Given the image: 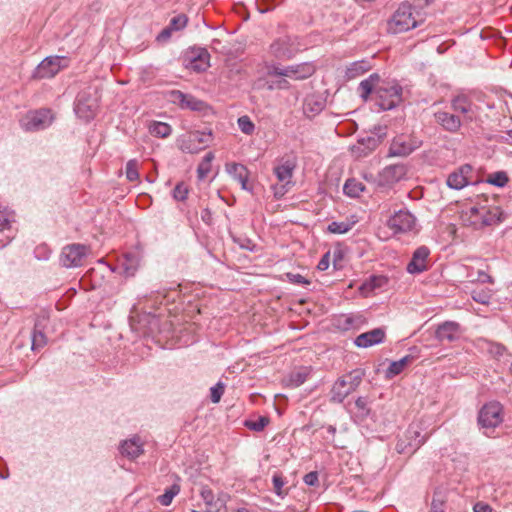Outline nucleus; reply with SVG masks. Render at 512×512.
Segmentation results:
<instances>
[{
	"label": "nucleus",
	"instance_id": "f257e3e1",
	"mask_svg": "<svg viewBox=\"0 0 512 512\" xmlns=\"http://www.w3.org/2000/svg\"><path fill=\"white\" fill-rule=\"evenodd\" d=\"M359 89L364 99L374 92L376 103L383 110L393 109L402 101V87L396 82L381 81L378 74H372L361 81Z\"/></svg>",
	"mask_w": 512,
	"mask_h": 512
},
{
	"label": "nucleus",
	"instance_id": "f03ea898",
	"mask_svg": "<svg viewBox=\"0 0 512 512\" xmlns=\"http://www.w3.org/2000/svg\"><path fill=\"white\" fill-rule=\"evenodd\" d=\"M503 421L502 406L498 402H490L482 407L478 415V424L486 436Z\"/></svg>",
	"mask_w": 512,
	"mask_h": 512
},
{
	"label": "nucleus",
	"instance_id": "7ed1b4c3",
	"mask_svg": "<svg viewBox=\"0 0 512 512\" xmlns=\"http://www.w3.org/2000/svg\"><path fill=\"white\" fill-rule=\"evenodd\" d=\"M417 26V21L412 13V7L408 4H402L395 11L388 22V31L393 34H399Z\"/></svg>",
	"mask_w": 512,
	"mask_h": 512
},
{
	"label": "nucleus",
	"instance_id": "20e7f679",
	"mask_svg": "<svg viewBox=\"0 0 512 512\" xmlns=\"http://www.w3.org/2000/svg\"><path fill=\"white\" fill-rule=\"evenodd\" d=\"M68 66V59L61 56L46 57L34 70L32 77L34 79H44L54 77L60 70Z\"/></svg>",
	"mask_w": 512,
	"mask_h": 512
},
{
	"label": "nucleus",
	"instance_id": "39448f33",
	"mask_svg": "<svg viewBox=\"0 0 512 512\" xmlns=\"http://www.w3.org/2000/svg\"><path fill=\"white\" fill-rule=\"evenodd\" d=\"M53 116L50 110L41 109L27 113L21 119V127L26 131H39L51 125Z\"/></svg>",
	"mask_w": 512,
	"mask_h": 512
},
{
	"label": "nucleus",
	"instance_id": "423d86ee",
	"mask_svg": "<svg viewBox=\"0 0 512 512\" xmlns=\"http://www.w3.org/2000/svg\"><path fill=\"white\" fill-rule=\"evenodd\" d=\"M212 141V133L192 131L180 140V149L186 153H197Z\"/></svg>",
	"mask_w": 512,
	"mask_h": 512
},
{
	"label": "nucleus",
	"instance_id": "0eeeda50",
	"mask_svg": "<svg viewBox=\"0 0 512 512\" xmlns=\"http://www.w3.org/2000/svg\"><path fill=\"white\" fill-rule=\"evenodd\" d=\"M296 168L294 159H283L274 168V173L280 183V186L275 187V195L283 196L287 189L286 187L292 183L293 172Z\"/></svg>",
	"mask_w": 512,
	"mask_h": 512
},
{
	"label": "nucleus",
	"instance_id": "6e6552de",
	"mask_svg": "<svg viewBox=\"0 0 512 512\" xmlns=\"http://www.w3.org/2000/svg\"><path fill=\"white\" fill-rule=\"evenodd\" d=\"M422 141L415 136L399 135L395 137L389 148V156H408L421 147Z\"/></svg>",
	"mask_w": 512,
	"mask_h": 512
},
{
	"label": "nucleus",
	"instance_id": "1a4fd4ad",
	"mask_svg": "<svg viewBox=\"0 0 512 512\" xmlns=\"http://www.w3.org/2000/svg\"><path fill=\"white\" fill-rule=\"evenodd\" d=\"M316 71V67L311 62H305L297 65H291L285 68L274 67L270 72L271 75L289 77L294 80H303L312 76Z\"/></svg>",
	"mask_w": 512,
	"mask_h": 512
},
{
	"label": "nucleus",
	"instance_id": "9d476101",
	"mask_svg": "<svg viewBox=\"0 0 512 512\" xmlns=\"http://www.w3.org/2000/svg\"><path fill=\"white\" fill-rule=\"evenodd\" d=\"M88 248L81 244H71L63 248L60 262L64 267H78L83 264Z\"/></svg>",
	"mask_w": 512,
	"mask_h": 512
},
{
	"label": "nucleus",
	"instance_id": "9b49d317",
	"mask_svg": "<svg viewBox=\"0 0 512 512\" xmlns=\"http://www.w3.org/2000/svg\"><path fill=\"white\" fill-rule=\"evenodd\" d=\"M385 135L386 133L379 129V132L375 135L359 139L357 143L351 147L352 154L356 158L366 157L379 146Z\"/></svg>",
	"mask_w": 512,
	"mask_h": 512
},
{
	"label": "nucleus",
	"instance_id": "f8f14e48",
	"mask_svg": "<svg viewBox=\"0 0 512 512\" xmlns=\"http://www.w3.org/2000/svg\"><path fill=\"white\" fill-rule=\"evenodd\" d=\"M406 438L409 440L408 443H406L405 440L400 439L396 444V450L399 453H413L426 440V437L421 436L420 432L414 426H410L409 429L406 431Z\"/></svg>",
	"mask_w": 512,
	"mask_h": 512
},
{
	"label": "nucleus",
	"instance_id": "ddd939ff",
	"mask_svg": "<svg viewBox=\"0 0 512 512\" xmlns=\"http://www.w3.org/2000/svg\"><path fill=\"white\" fill-rule=\"evenodd\" d=\"M169 100L179 105L183 109L192 111H202L205 103L190 94H185L179 90H173L169 93Z\"/></svg>",
	"mask_w": 512,
	"mask_h": 512
},
{
	"label": "nucleus",
	"instance_id": "4468645a",
	"mask_svg": "<svg viewBox=\"0 0 512 512\" xmlns=\"http://www.w3.org/2000/svg\"><path fill=\"white\" fill-rule=\"evenodd\" d=\"M450 107L457 115H464V120L472 121L476 114V106L466 95H457L450 101Z\"/></svg>",
	"mask_w": 512,
	"mask_h": 512
},
{
	"label": "nucleus",
	"instance_id": "2eb2a0df",
	"mask_svg": "<svg viewBox=\"0 0 512 512\" xmlns=\"http://www.w3.org/2000/svg\"><path fill=\"white\" fill-rule=\"evenodd\" d=\"M407 174V167L404 164H394L385 167L379 173V184L382 186H391Z\"/></svg>",
	"mask_w": 512,
	"mask_h": 512
},
{
	"label": "nucleus",
	"instance_id": "dca6fc26",
	"mask_svg": "<svg viewBox=\"0 0 512 512\" xmlns=\"http://www.w3.org/2000/svg\"><path fill=\"white\" fill-rule=\"evenodd\" d=\"M434 118L436 123L449 133H457L462 126V120L455 112L439 110L434 112Z\"/></svg>",
	"mask_w": 512,
	"mask_h": 512
},
{
	"label": "nucleus",
	"instance_id": "f3484780",
	"mask_svg": "<svg viewBox=\"0 0 512 512\" xmlns=\"http://www.w3.org/2000/svg\"><path fill=\"white\" fill-rule=\"evenodd\" d=\"M272 54L277 58H291L298 51V47L289 36L275 40L270 46Z\"/></svg>",
	"mask_w": 512,
	"mask_h": 512
},
{
	"label": "nucleus",
	"instance_id": "a211bd4d",
	"mask_svg": "<svg viewBox=\"0 0 512 512\" xmlns=\"http://www.w3.org/2000/svg\"><path fill=\"white\" fill-rule=\"evenodd\" d=\"M415 224L414 216L408 211L400 210L388 220V226L395 232H406Z\"/></svg>",
	"mask_w": 512,
	"mask_h": 512
},
{
	"label": "nucleus",
	"instance_id": "6ab92c4d",
	"mask_svg": "<svg viewBox=\"0 0 512 512\" xmlns=\"http://www.w3.org/2000/svg\"><path fill=\"white\" fill-rule=\"evenodd\" d=\"M462 330L460 325L454 321H446L440 324L436 330V338L441 341L453 342L460 338Z\"/></svg>",
	"mask_w": 512,
	"mask_h": 512
},
{
	"label": "nucleus",
	"instance_id": "aec40b11",
	"mask_svg": "<svg viewBox=\"0 0 512 512\" xmlns=\"http://www.w3.org/2000/svg\"><path fill=\"white\" fill-rule=\"evenodd\" d=\"M429 253V249L425 246L417 248L413 253L411 261L407 265V271L411 274H416L427 270V258Z\"/></svg>",
	"mask_w": 512,
	"mask_h": 512
},
{
	"label": "nucleus",
	"instance_id": "412c9836",
	"mask_svg": "<svg viewBox=\"0 0 512 512\" xmlns=\"http://www.w3.org/2000/svg\"><path fill=\"white\" fill-rule=\"evenodd\" d=\"M385 332L381 328H376L371 331L365 332L357 336L355 344L358 347L367 348L375 344H379L383 341Z\"/></svg>",
	"mask_w": 512,
	"mask_h": 512
},
{
	"label": "nucleus",
	"instance_id": "4be33fe9",
	"mask_svg": "<svg viewBox=\"0 0 512 512\" xmlns=\"http://www.w3.org/2000/svg\"><path fill=\"white\" fill-rule=\"evenodd\" d=\"M143 451V442L138 436H134L131 439L123 441L120 446L121 454L129 459H135L139 457Z\"/></svg>",
	"mask_w": 512,
	"mask_h": 512
},
{
	"label": "nucleus",
	"instance_id": "5701e85b",
	"mask_svg": "<svg viewBox=\"0 0 512 512\" xmlns=\"http://www.w3.org/2000/svg\"><path fill=\"white\" fill-rule=\"evenodd\" d=\"M485 211L483 207H470L461 214V220L465 226H471L474 229H480L483 227L482 215Z\"/></svg>",
	"mask_w": 512,
	"mask_h": 512
},
{
	"label": "nucleus",
	"instance_id": "b1692460",
	"mask_svg": "<svg viewBox=\"0 0 512 512\" xmlns=\"http://www.w3.org/2000/svg\"><path fill=\"white\" fill-rule=\"evenodd\" d=\"M201 497L206 504L207 512H226L225 499L222 497L215 498L211 489L203 488Z\"/></svg>",
	"mask_w": 512,
	"mask_h": 512
},
{
	"label": "nucleus",
	"instance_id": "393cba45",
	"mask_svg": "<svg viewBox=\"0 0 512 512\" xmlns=\"http://www.w3.org/2000/svg\"><path fill=\"white\" fill-rule=\"evenodd\" d=\"M226 172L235 180L240 182L242 189L247 190V182L249 172L247 168L240 163H227L225 166Z\"/></svg>",
	"mask_w": 512,
	"mask_h": 512
},
{
	"label": "nucleus",
	"instance_id": "a878e982",
	"mask_svg": "<svg viewBox=\"0 0 512 512\" xmlns=\"http://www.w3.org/2000/svg\"><path fill=\"white\" fill-rule=\"evenodd\" d=\"M209 58L207 50L201 49L196 55L189 58L186 67L196 72L205 71L209 67Z\"/></svg>",
	"mask_w": 512,
	"mask_h": 512
},
{
	"label": "nucleus",
	"instance_id": "bb28decb",
	"mask_svg": "<svg viewBox=\"0 0 512 512\" xmlns=\"http://www.w3.org/2000/svg\"><path fill=\"white\" fill-rule=\"evenodd\" d=\"M352 392V388L349 387L343 377L339 378L331 389V401L341 403L343 400Z\"/></svg>",
	"mask_w": 512,
	"mask_h": 512
},
{
	"label": "nucleus",
	"instance_id": "cd10ccee",
	"mask_svg": "<svg viewBox=\"0 0 512 512\" xmlns=\"http://www.w3.org/2000/svg\"><path fill=\"white\" fill-rule=\"evenodd\" d=\"M483 345L481 346L483 349L487 351L492 357L497 360L505 359L508 360L510 354L508 353L505 346L500 343H495L487 340H483Z\"/></svg>",
	"mask_w": 512,
	"mask_h": 512
},
{
	"label": "nucleus",
	"instance_id": "c85d7f7f",
	"mask_svg": "<svg viewBox=\"0 0 512 512\" xmlns=\"http://www.w3.org/2000/svg\"><path fill=\"white\" fill-rule=\"evenodd\" d=\"M310 374V369L307 367H300L299 369L293 371L288 379L287 384L290 387H298L302 385L308 378Z\"/></svg>",
	"mask_w": 512,
	"mask_h": 512
},
{
	"label": "nucleus",
	"instance_id": "c756f323",
	"mask_svg": "<svg viewBox=\"0 0 512 512\" xmlns=\"http://www.w3.org/2000/svg\"><path fill=\"white\" fill-rule=\"evenodd\" d=\"M483 210L485 211L481 218L483 227L494 225V224L501 222L502 212L500 211V209L498 207H493V208L483 207Z\"/></svg>",
	"mask_w": 512,
	"mask_h": 512
},
{
	"label": "nucleus",
	"instance_id": "7c9ffc66",
	"mask_svg": "<svg viewBox=\"0 0 512 512\" xmlns=\"http://www.w3.org/2000/svg\"><path fill=\"white\" fill-rule=\"evenodd\" d=\"M412 359L413 358L408 355L398 361H393L386 370V377L393 378L400 374L405 369V367L411 363Z\"/></svg>",
	"mask_w": 512,
	"mask_h": 512
},
{
	"label": "nucleus",
	"instance_id": "2f4dec72",
	"mask_svg": "<svg viewBox=\"0 0 512 512\" xmlns=\"http://www.w3.org/2000/svg\"><path fill=\"white\" fill-rule=\"evenodd\" d=\"M370 70V65L367 61L353 62L346 70V76L348 79L356 78L363 73Z\"/></svg>",
	"mask_w": 512,
	"mask_h": 512
},
{
	"label": "nucleus",
	"instance_id": "473e14b6",
	"mask_svg": "<svg viewBox=\"0 0 512 512\" xmlns=\"http://www.w3.org/2000/svg\"><path fill=\"white\" fill-rule=\"evenodd\" d=\"M15 222V214L6 207H0V232L9 231Z\"/></svg>",
	"mask_w": 512,
	"mask_h": 512
},
{
	"label": "nucleus",
	"instance_id": "72a5a7b5",
	"mask_svg": "<svg viewBox=\"0 0 512 512\" xmlns=\"http://www.w3.org/2000/svg\"><path fill=\"white\" fill-rule=\"evenodd\" d=\"M95 110L94 104H86L82 101L81 98L77 99V103L75 106V112L76 114L85 120H89L93 117Z\"/></svg>",
	"mask_w": 512,
	"mask_h": 512
},
{
	"label": "nucleus",
	"instance_id": "f704fd0d",
	"mask_svg": "<svg viewBox=\"0 0 512 512\" xmlns=\"http://www.w3.org/2000/svg\"><path fill=\"white\" fill-rule=\"evenodd\" d=\"M41 326V322L37 321L32 334V350L34 351L43 348L47 344V338L40 329Z\"/></svg>",
	"mask_w": 512,
	"mask_h": 512
},
{
	"label": "nucleus",
	"instance_id": "c9c22d12",
	"mask_svg": "<svg viewBox=\"0 0 512 512\" xmlns=\"http://www.w3.org/2000/svg\"><path fill=\"white\" fill-rule=\"evenodd\" d=\"M324 108V101L315 96H309L305 99L304 111L306 113L317 114Z\"/></svg>",
	"mask_w": 512,
	"mask_h": 512
},
{
	"label": "nucleus",
	"instance_id": "e433bc0d",
	"mask_svg": "<svg viewBox=\"0 0 512 512\" xmlns=\"http://www.w3.org/2000/svg\"><path fill=\"white\" fill-rule=\"evenodd\" d=\"M171 131V126L164 122H153L149 125V132L156 137L166 138Z\"/></svg>",
	"mask_w": 512,
	"mask_h": 512
},
{
	"label": "nucleus",
	"instance_id": "4c0bfd02",
	"mask_svg": "<svg viewBox=\"0 0 512 512\" xmlns=\"http://www.w3.org/2000/svg\"><path fill=\"white\" fill-rule=\"evenodd\" d=\"M364 190L365 186L363 183L355 179H348L344 185L345 194L351 197H359Z\"/></svg>",
	"mask_w": 512,
	"mask_h": 512
},
{
	"label": "nucleus",
	"instance_id": "58836bf2",
	"mask_svg": "<svg viewBox=\"0 0 512 512\" xmlns=\"http://www.w3.org/2000/svg\"><path fill=\"white\" fill-rule=\"evenodd\" d=\"M469 183L466 175H462L461 173L453 172L447 178V185L453 189H462Z\"/></svg>",
	"mask_w": 512,
	"mask_h": 512
},
{
	"label": "nucleus",
	"instance_id": "ea45409f",
	"mask_svg": "<svg viewBox=\"0 0 512 512\" xmlns=\"http://www.w3.org/2000/svg\"><path fill=\"white\" fill-rule=\"evenodd\" d=\"M364 372L362 370H353L352 372L343 376L347 384L353 391H355L362 382Z\"/></svg>",
	"mask_w": 512,
	"mask_h": 512
},
{
	"label": "nucleus",
	"instance_id": "a19ab883",
	"mask_svg": "<svg viewBox=\"0 0 512 512\" xmlns=\"http://www.w3.org/2000/svg\"><path fill=\"white\" fill-rule=\"evenodd\" d=\"M213 159H214V154L212 152H209L205 155L203 160L200 162L198 169H197L199 179L202 180L209 174V172L211 171V163H212Z\"/></svg>",
	"mask_w": 512,
	"mask_h": 512
},
{
	"label": "nucleus",
	"instance_id": "79ce46f5",
	"mask_svg": "<svg viewBox=\"0 0 512 512\" xmlns=\"http://www.w3.org/2000/svg\"><path fill=\"white\" fill-rule=\"evenodd\" d=\"M139 163L136 159H131L127 162L126 168H125V174L127 179L130 182L136 181L139 179V173H138Z\"/></svg>",
	"mask_w": 512,
	"mask_h": 512
},
{
	"label": "nucleus",
	"instance_id": "37998d69",
	"mask_svg": "<svg viewBox=\"0 0 512 512\" xmlns=\"http://www.w3.org/2000/svg\"><path fill=\"white\" fill-rule=\"evenodd\" d=\"M179 491V486L173 485L168 490H166L164 494L160 495L158 500L162 505L168 506L171 504L173 498L179 493Z\"/></svg>",
	"mask_w": 512,
	"mask_h": 512
},
{
	"label": "nucleus",
	"instance_id": "c03bdc74",
	"mask_svg": "<svg viewBox=\"0 0 512 512\" xmlns=\"http://www.w3.org/2000/svg\"><path fill=\"white\" fill-rule=\"evenodd\" d=\"M352 228V223L349 222H331L327 230L333 234H344Z\"/></svg>",
	"mask_w": 512,
	"mask_h": 512
},
{
	"label": "nucleus",
	"instance_id": "a18cd8bd",
	"mask_svg": "<svg viewBox=\"0 0 512 512\" xmlns=\"http://www.w3.org/2000/svg\"><path fill=\"white\" fill-rule=\"evenodd\" d=\"M138 260L136 256L128 254L125 256V261L123 262V267L126 275L132 276L134 275L137 268Z\"/></svg>",
	"mask_w": 512,
	"mask_h": 512
},
{
	"label": "nucleus",
	"instance_id": "49530a36",
	"mask_svg": "<svg viewBox=\"0 0 512 512\" xmlns=\"http://www.w3.org/2000/svg\"><path fill=\"white\" fill-rule=\"evenodd\" d=\"M355 406L357 408L356 417L360 419H364L368 416L370 409L368 408V401L364 397H359L356 402Z\"/></svg>",
	"mask_w": 512,
	"mask_h": 512
},
{
	"label": "nucleus",
	"instance_id": "de8ad7c7",
	"mask_svg": "<svg viewBox=\"0 0 512 512\" xmlns=\"http://www.w3.org/2000/svg\"><path fill=\"white\" fill-rule=\"evenodd\" d=\"M269 423V418L265 416L259 417L257 420H247L245 425L253 431H262Z\"/></svg>",
	"mask_w": 512,
	"mask_h": 512
},
{
	"label": "nucleus",
	"instance_id": "09e8293b",
	"mask_svg": "<svg viewBox=\"0 0 512 512\" xmlns=\"http://www.w3.org/2000/svg\"><path fill=\"white\" fill-rule=\"evenodd\" d=\"M384 277H372L368 282L364 283L361 287L364 293L373 291L376 288L383 286L386 283Z\"/></svg>",
	"mask_w": 512,
	"mask_h": 512
},
{
	"label": "nucleus",
	"instance_id": "8fccbe9b",
	"mask_svg": "<svg viewBox=\"0 0 512 512\" xmlns=\"http://www.w3.org/2000/svg\"><path fill=\"white\" fill-rule=\"evenodd\" d=\"M238 126L240 130L246 134L251 135L254 132L255 126L248 116H242L238 119Z\"/></svg>",
	"mask_w": 512,
	"mask_h": 512
},
{
	"label": "nucleus",
	"instance_id": "3c124183",
	"mask_svg": "<svg viewBox=\"0 0 512 512\" xmlns=\"http://www.w3.org/2000/svg\"><path fill=\"white\" fill-rule=\"evenodd\" d=\"M188 187L185 183H178L173 189V198L177 201H184L188 195Z\"/></svg>",
	"mask_w": 512,
	"mask_h": 512
},
{
	"label": "nucleus",
	"instance_id": "603ef678",
	"mask_svg": "<svg viewBox=\"0 0 512 512\" xmlns=\"http://www.w3.org/2000/svg\"><path fill=\"white\" fill-rule=\"evenodd\" d=\"M488 182L498 187H503L508 182V177L504 172H496L489 176Z\"/></svg>",
	"mask_w": 512,
	"mask_h": 512
},
{
	"label": "nucleus",
	"instance_id": "864d4df0",
	"mask_svg": "<svg viewBox=\"0 0 512 512\" xmlns=\"http://www.w3.org/2000/svg\"><path fill=\"white\" fill-rule=\"evenodd\" d=\"M472 298L474 301L481 303V304H488L491 299V293L490 291L485 290H474L472 292Z\"/></svg>",
	"mask_w": 512,
	"mask_h": 512
},
{
	"label": "nucleus",
	"instance_id": "5fc2aeb1",
	"mask_svg": "<svg viewBox=\"0 0 512 512\" xmlns=\"http://www.w3.org/2000/svg\"><path fill=\"white\" fill-rule=\"evenodd\" d=\"M187 24V17L185 15H178L170 20L169 27L172 31L180 30Z\"/></svg>",
	"mask_w": 512,
	"mask_h": 512
},
{
	"label": "nucleus",
	"instance_id": "6e6d98bb",
	"mask_svg": "<svg viewBox=\"0 0 512 512\" xmlns=\"http://www.w3.org/2000/svg\"><path fill=\"white\" fill-rule=\"evenodd\" d=\"M224 393V385L219 382L214 387L211 388V401L213 403H218Z\"/></svg>",
	"mask_w": 512,
	"mask_h": 512
},
{
	"label": "nucleus",
	"instance_id": "4d7b16f0",
	"mask_svg": "<svg viewBox=\"0 0 512 512\" xmlns=\"http://www.w3.org/2000/svg\"><path fill=\"white\" fill-rule=\"evenodd\" d=\"M272 482H273V488H274L275 493L278 496H282L284 494L282 488L285 484L283 477L280 474H274L273 478H272Z\"/></svg>",
	"mask_w": 512,
	"mask_h": 512
},
{
	"label": "nucleus",
	"instance_id": "13d9d810",
	"mask_svg": "<svg viewBox=\"0 0 512 512\" xmlns=\"http://www.w3.org/2000/svg\"><path fill=\"white\" fill-rule=\"evenodd\" d=\"M287 279L294 284H303L308 285L310 284V281L307 280L305 277L298 273H287L286 274Z\"/></svg>",
	"mask_w": 512,
	"mask_h": 512
},
{
	"label": "nucleus",
	"instance_id": "bf43d9fd",
	"mask_svg": "<svg viewBox=\"0 0 512 512\" xmlns=\"http://www.w3.org/2000/svg\"><path fill=\"white\" fill-rule=\"evenodd\" d=\"M473 512H493V508L489 504L479 501L474 504Z\"/></svg>",
	"mask_w": 512,
	"mask_h": 512
},
{
	"label": "nucleus",
	"instance_id": "052dcab7",
	"mask_svg": "<svg viewBox=\"0 0 512 512\" xmlns=\"http://www.w3.org/2000/svg\"><path fill=\"white\" fill-rule=\"evenodd\" d=\"M305 484L309 486H315L318 483V474L317 472H310L304 476Z\"/></svg>",
	"mask_w": 512,
	"mask_h": 512
},
{
	"label": "nucleus",
	"instance_id": "680f3d73",
	"mask_svg": "<svg viewBox=\"0 0 512 512\" xmlns=\"http://www.w3.org/2000/svg\"><path fill=\"white\" fill-rule=\"evenodd\" d=\"M329 267V253H326L319 261L317 268L321 271L327 270Z\"/></svg>",
	"mask_w": 512,
	"mask_h": 512
},
{
	"label": "nucleus",
	"instance_id": "e2e57ef3",
	"mask_svg": "<svg viewBox=\"0 0 512 512\" xmlns=\"http://www.w3.org/2000/svg\"><path fill=\"white\" fill-rule=\"evenodd\" d=\"M172 32V29L168 26L167 28L163 29L162 32L159 34L158 39L159 40H166L170 37Z\"/></svg>",
	"mask_w": 512,
	"mask_h": 512
},
{
	"label": "nucleus",
	"instance_id": "0e129e2a",
	"mask_svg": "<svg viewBox=\"0 0 512 512\" xmlns=\"http://www.w3.org/2000/svg\"><path fill=\"white\" fill-rule=\"evenodd\" d=\"M457 172L462 175H466L469 180V175L472 173V167L470 165H464Z\"/></svg>",
	"mask_w": 512,
	"mask_h": 512
},
{
	"label": "nucleus",
	"instance_id": "69168bd1",
	"mask_svg": "<svg viewBox=\"0 0 512 512\" xmlns=\"http://www.w3.org/2000/svg\"><path fill=\"white\" fill-rule=\"evenodd\" d=\"M11 239H12V236H9V235L5 236V239L0 241V247H3L6 244H8L11 241Z\"/></svg>",
	"mask_w": 512,
	"mask_h": 512
},
{
	"label": "nucleus",
	"instance_id": "338daca9",
	"mask_svg": "<svg viewBox=\"0 0 512 512\" xmlns=\"http://www.w3.org/2000/svg\"><path fill=\"white\" fill-rule=\"evenodd\" d=\"M149 324H150V330L153 331L154 327L157 326V320H156L155 316H152V319L149 322Z\"/></svg>",
	"mask_w": 512,
	"mask_h": 512
},
{
	"label": "nucleus",
	"instance_id": "774afa93",
	"mask_svg": "<svg viewBox=\"0 0 512 512\" xmlns=\"http://www.w3.org/2000/svg\"><path fill=\"white\" fill-rule=\"evenodd\" d=\"M480 277H483V279H482L483 282H485V281L492 282L491 277L485 273H481Z\"/></svg>",
	"mask_w": 512,
	"mask_h": 512
}]
</instances>
